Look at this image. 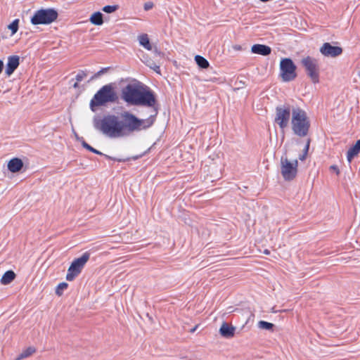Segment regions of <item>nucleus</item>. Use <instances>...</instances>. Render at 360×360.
<instances>
[{"label": "nucleus", "mask_w": 360, "mask_h": 360, "mask_svg": "<svg viewBox=\"0 0 360 360\" xmlns=\"http://www.w3.org/2000/svg\"><path fill=\"white\" fill-rule=\"evenodd\" d=\"M122 99L132 105L153 107L155 98L153 94L145 89L140 82L128 84L122 89Z\"/></svg>", "instance_id": "nucleus-1"}, {"label": "nucleus", "mask_w": 360, "mask_h": 360, "mask_svg": "<svg viewBox=\"0 0 360 360\" xmlns=\"http://www.w3.org/2000/svg\"><path fill=\"white\" fill-rule=\"evenodd\" d=\"M155 115L147 119H139L134 114L124 111L120 115L123 137L127 136L135 131L146 129L151 127L155 121Z\"/></svg>", "instance_id": "nucleus-2"}, {"label": "nucleus", "mask_w": 360, "mask_h": 360, "mask_svg": "<svg viewBox=\"0 0 360 360\" xmlns=\"http://www.w3.org/2000/svg\"><path fill=\"white\" fill-rule=\"evenodd\" d=\"M94 127L109 138L117 139L123 137L120 116L107 115L103 118L94 117Z\"/></svg>", "instance_id": "nucleus-3"}, {"label": "nucleus", "mask_w": 360, "mask_h": 360, "mask_svg": "<svg viewBox=\"0 0 360 360\" xmlns=\"http://www.w3.org/2000/svg\"><path fill=\"white\" fill-rule=\"evenodd\" d=\"M291 124L295 134L300 137L306 136L310 127V122L306 112L300 108H292Z\"/></svg>", "instance_id": "nucleus-4"}, {"label": "nucleus", "mask_w": 360, "mask_h": 360, "mask_svg": "<svg viewBox=\"0 0 360 360\" xmlns=\"http://www.w3.org/2000/svg\"><path fill=\"white\" fill-rule=\"evenodd\" d=\"M117 98V94L110 84L101 87L90 101V108L96 111L95 107L104 105L108 103H114Z\"/></svg>", "instance_id": "nucleus-5"}, {"label": "nucleus", "mask_w": 360, "mask_h": 360, "mask_svg": "<svg viewBox=\"0 0 360 360\" xmlns=\"http://www.w3.org/2000/svg\"><path fill=\"white\" fill-rule=\"evenodd\" d=\"M90 258V253L84 252L80 257L75 259L68 269L66 279L68 281H73L82 271L86 263Z\"/></svg>", "instance_id": "nucleus-6"}, {"label": "nucleus", "mask_w": 360, "mask_h": 360, "mask_svg": "<svg viewBox=\"0 0 360 360\" xmlns=\"http://www.w3.org/2000/svg\"><path fill=\"white\" fill-rule=\"evenodd\" d=\"M298 162L297 160L290 161L286 155L281 158V172L285 180L293 179L297 172Z\"/></svg>", "instance_id": "nucleus-7"}, {"label": "nucleus", "mask_w": 360, "mask_h": 360, "mask_svg": "<svg viewBox=\"0 0 360 360\" xmlns=\"http://www.w3.org/2000/svg\"><path fill=\"white\" fill-rule=\"evenodd\" d=\"M58 13L53 9H41L37 11L31 18L33 25L50 24L56 20Z\"/></svg>", "instance_id": "nucleus-8"}, {"label": "nucleus", "mask_w": 360, "mask_h": 360, "mask_svg": "<svg viewBox=\"0 0 360 360\" xmlns=\"http://www.w3.org/2000/svg\"><path fill=\"white\" fill-rule=\"evenodd\" d=\"M301 64L312 82H318L319 75L318 60L314 58L307 56L301 60Z\"/></svg>", "instance_id": "nucleus-9"}, {"label": "nucleus", "mask_w": 360, "mask_h": 360, "mask_svg": "<svg viewBox=\"0 0 360 360\" xmlns=\"http://www.w3.org/2000/svg\"><path fill=\"white\" fill-rule=\"evenodd\" d=\"M296 66L290 58H283L280 63L281 77L284 82H290L296 77Z\"/></svg>", "instance_id": "nucleus-10"}, {"label": "nucleus", "mask_w": 360, "mask_h": 360, "mask_svg": "<svg viewBox=\"0 0 360 360\" xmlns=\"http://www.w3.org/2000/svg\"><path fill=\"white\" fill-rule=\"evenodd\" d=\"M291 113L292 109L288 105L276 108L275 122L281 129H283L288 127Z\"/></svg>", "instance_id": "nucleus-11"}, {"label": "nucleus", "mask_w": 360, "mask_h": 360, "mask_svg": "<svg viewBox=\"0 0 360 360\" xmlns=\"http://www.w3.org/2000/svg\"><path fill=\"white\" fill-rule=\"evenodd\" d=\"M320 52L326 57L335 58L342 53V49L340 46H333L328 42H326L320 48Z\"/></svg>", "instance_id": "nucleus-12"}, {"label": "nucleus", "mask_w": 360, "mask_h": 360, "mask_svg": "<svg viewBox=\"0 0 360 360\" xmlns=\"http://www.w3.org/2000/svg\"><path fill=\"white\" fill-rule=\"evenodd\" d=\"M20 58L18 56H11L8 58L5 72L8 76L11 75L19 65Z\"/></svg>", "instance_id": "nucleus-13"}, {"label": "nucleus", "mask_w": 360, "mask_h": 360, "mask_svg": "<svg viewBox=\"0 0 360 360\" xmlns=\"http://www.w3.org/2000/svg\"><path fill=\"white\" fill-rule=\"evenodd\" d=\"M235 331L236 328L226 322H224L219 328L220 335L225 338H233L235 335Z\"/></svg>", "instance_id": "nucleus-14"}, {"label": "nucleus", "mask_w": 360, "mask_h": 360, "mask_svg": "<svg viewBox=\"0 0 360 360\" xmlns=\"http://www.w3.org/2000/svg\"><path fill=\"white\" fill-rule=\"evenodd\" d=\"M251 51L253 53L262 56H268L271 53V48L263 44H255L252 46Z\"/></svg>", "instance_id": "nucleus-15"}, {"label": "nucleus", "mask_w": 360, "mask_h": 360, "mask_svg": "<svg viewBox=\"0 0 360 360\" xmlns=\"http://www.w3.org/2000/svg\"><path fill=\"white\" fill-rule=\"evenodd\" d=\"M23 167L22 161L17 158L11 159L8 163V169L11 172H18Z\"/></svg>", "instance_id": "nucleus-16"}, {"label": "nucleus", "mask_w": 360, "mask_h": 360, "mask_svg": "<svg viewBox=\"0 0 360 360\" xmlns=\"http://www.w3.org/2000/svg\"><path fill=\"white\" fill-rule=\"evenodd\" d=\"M360 152V139L358 140L355 145L349 149L347 151V160L349 162H351L352 159L357 155Z\"/></svg>", "instance_id": "nucleus-17"}, {"label": "nucleus", "mask_w": 360, "mask_h": 360, "mask_svg": "<svg viewBox=\"0 0 360 360\" xmlns=\"http://www.w3.org/2000/svg\"><path fill=\"white\" fill-rule=\"evenodd\" d=\"M138 40L139 44L142 46L143 48L148 51H151L153 49V46L150 42L148 36L147 34H143L138 37Z\"/></svg>", "instance_id": "nucleus-18"}, {"label": "nucleus", "mask_w": 360, "mask_h": 360, "mask_svg": "<svg viewBox=\"0 0 360 360\" xmlns=\"http://www.w3.org/2000/svg\"><path fill=\"white\" fill-rule=\"evenodd\" d=\"M89 21L91 22V23H92L93 25H103V14L99 11L94 13L91 15V17L89 18Z\"/></svg>", "instance_id": "nucleus-19"}, {"label": "nucleus", "mask_w": 360, "mask_h": 360, "mask_svg": "<svg viewBox=\"0 0 360 360\" xmlns=\"http://www.w3.org/2000/svg\"><path fill=\"white\" fill-rule=\"evenodd\" d=\"M15 277V274L13 271H7L3 275L1 282L4 285H7L11 283Z\"/></svg>", "instance_id": "nucleus-20"}, {"label": "nucleus", "mask_w": 360, "mask_h": 360, "mask_svg": "<svg viewBox=\"0 0 360 360\" xmlns=\"http://www.w3.org/2000/svg\"><path fill=\"white\" fill-rule=\"evenodd\" d=\"M35 352L36 349L34 347H29L26 349L23 350L15 359V360H22L23 359L27 358L32 355Z\"/></svg>", "instance_id": "nucleus-21"}, {"label": "nucleus", "mask_w": 360, "mask_h": 360, "mask_svg": "<svg viewBox=\"0 0 360 360\" xmlns=\"http://www.w3.org/2000/svg\"><path fill=\"white\" fill-rule=\"evenodd\" d=\"M195 61L200 68L203 69L207 68L210 65L204 57L198 55L195 56Z\"/></svg>", "instance_id": "nucleus-22"}, {"label": "nucleus", "mask_w": 360, "mask_h": 360, "mask_svg": "<svg viewBox=\"0 0 360 360\" xmlns=\"http://www.w3.org/2000/svg\"><path fill=\"white\" fill-rule=\"evenodd\" d=\"M258 327L261 329L271 330L274 327V324L264 321H260L258 322Z\"/></svg>", "instance_id": "nucleus-23"}, {"label": "nucleus", "mask_w": 360, "mask_h": 360, "mask_svg": "<svg viewBox=\"0 0 360 360\" xmlns=\"http://www.w3.org/2000/svg\"><path fill=\"white\" fill-rule=\"evenodd\" d=\"M18 20H15L10 25H8V28L11 31L12 35L17 32L18 30Z\"/></svg>", "instance_id": "nucleus-24"}, {"label": "nucleus", "mask_w": 360, "mask_h": 360, "mask_svg": "<svg viewBox=\"0 0 360 360\" xmlns=\"http://www.w3.org/2000/svg\"><path fill=\"white\" fill-rule=\"evenodd\" d=\"M68 286V283L65 282L59 283L56 288V293L59 296L61 295L63 291L67 289Z\"/></svg>", "instance_id": "nucleus-25"}, {"label": "nucleus", "mask_w": 360, "mask_h": 360, "mask_svg": "<svg viewBox=\"0 0 360 360\" xmlns=\"http://www.w3.org/2000/svg\"><path fill=\"white\" fill-rule=\"evenodd\" d=\"M118 9L117 5H113V6H105L103 7L102 11L107 13H112L116 11Z\"/></svg>", "instance_id": "nucleus-26"}, {"label": "nucleus", "mask_w": 360, "mask_h": 360, "mask_svg": "<svg viewBox=\"0 0 360 360\" xmlns=\"http://www.w3.org/2000/svg\"><path fill=\"white\" fill-rule=\"evenodd\" d=\"M82 145L83 146L84 148H85L86 149H87L88 150H89V151H91V152H92L94 153H96V154H98V155H102V153H101L100 151H98L96 149H95L93 147H91L90 145H89L84 141H82Z\"/></svg>", "instance_id": "nucleus-27"}, {"label": "nucleus", "mask_w": 360, "mask_h": 360, "mask_svg": "<svg viewBox=\"0 0 360 360\" xmlns=\"http://www.w3.org/2000/svg\"><path fill=\"white\" fill-rule=\"evenodd\" d=\"M309 141H307V144H306V146L304 147V153L299 155V159L300 160L303 161V160H305L307 154V152L309 150Z\"/></svg>", "instance_id": "nucleus-28"}, {"label": "nucleus", "mask_w": 360, "mask_h": 360, "mask_svg": "<svg viewBox=\"0 0 360 360\" xmlns=\"http://www.w3.org/2000/svg\"><path fill=\"white\" fill-rule=\"evenodd\" d=\"M153 7V3L148 1L144 4L143 8L145 11H149Z\"/></svg>", "instance_id": "nucleus-29"}, {"label": "nucleus", "mask_w": 360, "mask_h": 360, "mask_svg": "<svg viewBox=\"0 0 360 360\" xmlns=\"http://www.w3.org/2000/svg\"><path fill=\"white\" fill-rule=\"evenodd\" d=\"M85 76H86V74H85V73H84L83 72H79V73H78V74L77 75V76H76V80H77V82H81V81L84 79V77Z\"/></svg>", "instance_id": "nucleus-30"}, {"label": "nucleus", "mask_w": 360, "mask_h": 360, "mask_svg": "<svg viewBox=\"0 0 360 360\" xmlns=\"http://www.w3.org/2000/svg\"><path fill=\"white\" fill-rule=\"evenodd\" d=\"M330 170H333L336 172L337 174H339L340 171L338 167L336 165H332L330 167Z\"/></svg>", "instance_id": "nucleus-31"}, {"label": "nucleus", "mask_w": 360, "mask_h": 360, "mask_svg": "<svg viewBox=\"0 0 360 360\" xmlns=\"http://www.w3.org/2000/svg\"><path fill=\"white\" fill-rule=\"evenodd\" d=\"M153 68V70H154L155 72H159V70H160V67H159V66H158V65H155Z\"/></svg>", "instance_id": "nucleus-32"}, {"label": "nucleus", "mask_w": 360, "mask_h": 360, "mask_svg": "<svg viewBox=\"0 0 360 360\" xmlns=\"http://www.w3.org/2000/svg\"><path fill=\"white\" fill-rule=\"evenodd\" d=\"M233 49H236V50H240L241 47L239 45H236V46H233Z\"/></svg>", "instance_id": "nucleus-33"}, {"label": "nucleus", "mask_w": 360, "mask_h": 360, "mask_svg": "<svg viewBox=\"0 0 360 360\" xmlns=\"http://www.w3.org/2000/svg\"><path fill=\"white\" fill-rule=\"evenodd\" d=\"M104 71H105V69L100 70L99 72H98L97 75H100L101 74L104 72Z\"/></svg>", "instance_id": "nucleus-34"}, {"label": "nucleus", "mask_w": 360, "mask_h": 360, "mask_svg": "<svg viewBox=\"0 0 360 360\" xmlns=\"http://www.w3.org/2000/svg\"><path fill=\"white\" fill-rule=\"evenodd\" d=\"M196 328H197V326H195V328H192V329L191 330V333H193V332H195V330H196Z\"/></svg>", "instance_id": "nucleus-35"}, {"label": "nucleus", "mask_w": 360, "mask_h": 360, "mask_svg": "<svg viewBox=\"0 0 360 360\" xmlns=\"http://www.w3.org/2000/svg\"><path fill=\"white\" fill-rule=\"evenodd\" d=\"M77 86H78V82H77L74 84V87H75V88H76V87H77Z\"/></svg>", "instance_id": "nucleus-36"}, {"label": "nucleus", "mask_w": 360, "mask_h": 360, "mask_svg": "<svg viewBox=\"0 0 360 360\" xmlns=\"http://www.w3.org/2000/svg\"><path fill=\"white\" fill-rule=\"evenodd\" d=\"M264 253H265V254H269V251L266 250L264 251Z\"/></svg>", "instance_id": "nucleus-37"}]
</instances>
